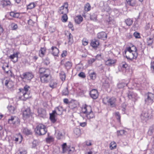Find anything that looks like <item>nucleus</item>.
I'll list each match as a JSON object with an SVG mask.
<instances>
[{
	"mask_svg": "<svg viewBox=\"0 0 154 154\" xmlns=\"http://www.w3.org/2000/svg\"><path fill=\"white\" fill-rule=\"evenodd\" d=\"M44 65L47 66L50 63V61L48 59H45L43 63Z\"/></svg>",
	"mask_w": 154,
	"mask_h": 154,
	"instance_id": "53",
	"label": "nucleus"
},
{
	"mask_svg": "<svg viewBox=\"0 0 154 154\" xmlns=\"http://www.w3.org/2000/svg\"><path fill=\"white\" fill-rule=\"evenodd\" d=\"M72 63L71 61H67L64 64V66L67 69H69L72 67Z\"/></svg>",
	"mask_w": 154,
	"mask_h": 154,
	"instance_id": "36",
	"label": "nucleus"
},
{
	"mask_svg": "<svg viewBox=\"0 0 154 154\" xmlns=\"http://www.w3.org/2000/svg\"><path fill=\"white\" fill-rule=\"evenodd\" d=\"M27 152L26 150L23 149H21L20 150V152L18 154H27Z\"/></svg>",
	"mask_w": 154,
	"mask_h": 154,
	"instance_id": "55",
	"label": "nucleus"
},
{
	"mask_svg": "<svg viewBox=\"0 0 154 154\" xmlns=\"http://www.w3.org/2000/svg\"><path fill=\"white\" fill-rule=\"evenodd\" d=\"M154 132V128L152 127L148 131L149 134L151 135Z\"/></svg>",
	"mask_w": 154,
	"mask_h": 154,
	"instance_id": "57",
	"label": "nucleus"
},
{
	"mask_svg": "<svg viewBox=\"0 0 154 154\" xmlns=\"http://www.w3.org/2000/svg\"><path fill=\"white\" fill-rule=\"evenodd\" d=\"M125 22L127 25L130 26L133 23V21L132 19L128 18L125 20Z\"/></svg>",
	"mask_w": 154,
	"mask_h": 154,
	"instance_id": "39",
	"label": "nucleus"
},
{
	"mask_svg": "<svg viewBox=\"0 0 154 154\" xmlns=\"http://www.w3.org/2000/svg\"><path fill=\"white\" fill-rule=\"evenodd\" d=\"M1 4L3 7L10 6L11 5V3L9 0H2L1 2Z\"/></svg>",
	"mask_w": 154,
	"mask_h": 154,
	"instance_id": "21",
	"label": "nucleus"
},
{
	"mask_svg": "<svg viewBox=\"0 0 154 154\" xmlns=\"http://www.w3.org/2000/svg\"><path fill=\"white\" fill-rule=\"evenodd\" d=\"M57 85V83L55 80H52L50 81L49 84V86L52 88H56Z\"/></svg>",
	"mask_w": 154,
	"mask_h": 154,
	"instance_id": "35",
	"label": "nucleus"
},
{
	"mask_svg": "<svg viewBox=\"0 0 154 154\" xmlns=\"http://www.w3.org/2000/svg\"><path fill=\"white\" fill-rule=\"evenodd\" d=\"M35 4L34 2L29 3L27 7V9H31L34 8L35 6Z\"/></svg>",
	"mask_w": 154,
	"mask_h": 154,
	"instance_id": "43",
	"label": "nucleus"
},
{
	"mask_svg": "<svg viewBox=\"0 0 154 154\" xmlns=\"http://www.w3.org/2000/svg\"><path fill=\"white\" fill-rule=\"evenodd\" d=\"M116 99L114 97H106L103 99V102L104 104L110 106L111 107L116 106Z\"/></svg>",
	"mask_w": 154,
	"mask_h": 154,
	"instance_id": "6",
	"label": "nucleus"
},
{
	"mask_svg": "<svg viewBox=\"0 0 154 154\" xmlns=\"http://www.w3.org/2000/svg\"><path fill=\"white\" fill-rule=\"evenodd\" d=\"M90 95L91 98L93 99H96L98 97L99 93L97 90L96 89H93L90 91Z\"/></svg>",
	"mask_w": 154,
	"mask_h": 154,
	"instance_id": "15",
	"label": "nucleus"
},
{
	"mask_svg": "<svg viewBox=\"0 0 154 154\" xmlns=\"http://www.w3.org/2000/svg\"><path fill=\"white\" fill-rule=\"evenodd\" d=\"M62 148L63 153L66 152L70 153L71 152L74 151L75 150L74 147H71L70 146H67L66 143H64L62 145Z\"/></svg>",
	"mask_w": 154,
	"mask_h": 154,
	"instance_id": "8",
	"label": "nucleus"
},
{
	"mask_svg": "<svg viewBox=\"0 0 154 154\" xmlns=\"http://www.w3.org/2000/svg\"><path fill=\"white\" fill-rule=\"evenodd\" d=\"M22 132L23 134L27 135H31L32 134V130L26 128H24L23 129Z\"/></svg>",
	"mask_w": 154,
	"mask_h": 154,
	"instance_id": "27",
	"label": "nucleus"
},
{
	"mask_svg": "<svg viewBox=\"0 0 154 154\" xmlns=\"http://www.w3.org/2000/svg\"><path fill=\"white\" fill-rule=\"evenodd\" d=\"M74 133L75 136L78 137H80L81 135L80 129L78 128H75L74 130Z\"/></svg>",
	"mask_w": 154,
	"mask_h": 154,
	"instance_id": "32",
	"label": "nucleus"
},
{
	"mask_svg": "<svg viewBox=\"0 0 154 154\" xmlns=\"http://www.w3.org/2000/svg\"><path fill=\"white\" fill-rule=\"evenodd\" d=\"M118 86L119 88H123L125 86V84L122 83H119Z\"/></svg>",
	"mask_w": 154,
	"mask_h": 154,
	"instance_id": "62",
	"label": "nucleus"
},
{
	"mask_svg": "<svg viewBox=\"0 0 154 154\" xmlns=\"http://www.w3.org/2000/svg\"><path fill=\"white\" fill-rule=\"evenodd\" d=\"M91 9V6L89 3H87L84 6V10L85 12H88Z\"/></svg>",
	"mask_w": 154,
	"mask_h": 154,
	"instance_id": "37",
	"label": "nucleus"
},
{
	"mask_svg": "<svg viewBox=\"0 0 154 154\" xmlns=\"http://www.w3.org/2000/svg\"><path fill=\"white\" fill-rule=\"evenodd\" d=\"M68 18L67 14H63L62 16L61 20L63 22H66L67 21Z\"/></svg>",
	"mask_w": 154,
	"mask_h": 154,
	"instance_id": "46",
	"label": "nucleus"
},
{
	"mask_svg": "<svg viewBox=\"0 0 154 154\" xmlns=\"http://www.w3.org/2000/svg\"><path fill=\"white\" fill-rule=\"evenodd\" d=\"M14 138H15L14 140L16 142L18 141L19 140L20 142H21L23 138L22 135L20 133L16 134Z\"/></svg>",
	"mask_w": 154,
	"mask_h": 154,
	"instance_id": "34",
	"label": "nucleus"
},
{
	"mask_svg": "<svg viewBox=\"0 0 154 154\" xmlns=\"http://www.w3.org/2000/svg\"><path fill=\"white\" fill-rule=\"evenodd\" d=\"M87 123L86 122L79 123V125L82 127H85L86 126Z\"/></svg>",
	"mask_w": 154,
	"mask_h": 154,
	"instance_id": "60",
	"label": "nucleus"
},
{
	"mask_svg": "<svg viewBox=\"0 0 154 154\" xmlns=\"http://www.w3.org/2000/svg\"><path fill=\"white\" fill-rule=\"evenodd\" d=\"M154 99V94L151 93L148 94L147 97L145 100L146 103L148 105H151L153 103Z\"/></svg>",
	"mask_w": 154,
	"mask_h": 154,
	"instance_id": "12",
	"label": "nucleus"
},
{
	"mask_svg": "<svg viewBox=\"0 0 154 154\" xmlns=\"http://www.w3.org/2000/svg\"><path fill=\"white\" fill-rule=\"evenodd\" d=\"M63 137V134L61 132H59L57 135V138L58 140H60L61 139L62 137Z\"/></svg>",
	"mask_w": 154,
	"mask_h": 154,
	"instance_id": "58",
	"label": "nucleus"
},
{
	"mask_svg": "<svg viewBox=\"0 0 154 154\" xmlns=\"http://www.w3.org/2000/svg\"><path fill=\"white\" fill-rule=\"evenodd\" d=\"M117 144L114 141L111 142L109 144V148L110 149L112 150L116 148Z\"/></svg>",
	"mask_w": 154,
	"mask_h": 154,
	"instance_id": "38",
	"label": "nucleus"
},
{
	"mask_svg": "<svg viewBox=\"0 0 154 154\" xmlns=\"http://www.w3.org/2000/svg\"><path fill=\"white\" fill-rule=\"evenodd\" d=\"M56 114V111L55 110H53L52 112L50 114V119L51 122L54 123L57 121L55 118Z\"/></svg>",
	"mask_w": 154,
	"mask_h": 154,
	"instance_id": "19",
	"label": "nucleus"
},
{
	"mask_svg": "<svg viewBox=\"0 0 154 154\" xmlns=\"http://www.w3.org/2000/svg\"><path fill=\"white\" fill-rule=\"evenodd\" d=\"M120 66L122 69H126L128 66V65L125 62H122L120 64Z\"/></svg>",
	"mask_w": 154,
	"mask_h": 154,
	"instance_id": "44",
	"label": "nucleus"
},
{
	"mask_svg": "<svg viewBox=\"0 0 154 154\" xmlns=\"http://www.w3.org/2000/svg\"><path fill=\"white\" fill-rule=\"evenodd\" d=\"M68 27L69 29H71L72 31H74V28L72 23L71 22H69L68 24Z\"/></svg>",
	"mask_w": 154,
	"mask_h": 154,
	"instance_id": "49",
	"label": "nucleus"
},
{
	"mask_svg": "<svg viewBox=\"0 0 154 154\" xmlns=\"http://www.w3.org/2000/svg\"><path fill=\"white\" fill-rule=\"evenodd\" d=\"M51 54L54 56H57L59 53V49L56 47L52 46L51 48Z\"/></svg>",
	"mask_w": 154,
	"mask_h": 154,
	"instance_id": "22",
	"label": "nucleus"
},
{
	"mask_svg": "<svg viewBox=\"0 0 154 154\" xmlns=\"http://www.w3.org/2000/svg\"><path fill=\"white\" fill-rule=\"evenodd\" d=\"M34 76L32 73L31 72H24L20 77L22 81L26 82H29Z\"/></svg>",
	"mask_w": 154,
	"mask_h": 154,
	"instance_id": "7",
	"label": "nucleus"
},
{
	"mask_svg": "<svg viewBox=\"0 0 154 154\" xmlns=\"http://www.w3.org/2000/svg\"><path fill=\"white\" fill-rule=\"evenodd\" d=\"M140 116L142 120L146 121L151 118V115L149 111L146 110L143 111Z\"/></svg>",
	"mask_w": 154,
	"mask_h": 154,
	"instance_id": "9",
	"label": "nucleus"
},
{
	"mask_svg": "<svg viewBox=\"0 0 154 154\" xmlns=\"http://www.w3.org/2000/svg\"><path fill=\"white\" fill-rule=\"evenodd\" d=\"M23 116L24 119H26L31 116V112L29 108H28L23 111Z\"/></svg>",
	"mask_w": 154,
	"mask_h": 154,
	"instance_id": "13",
	"label": "nucleus"
},
{
	"mask_svg": "<svg viewBox=\"0 0 154 154\" xmlns=\"http://www.w3.org/2000/svg\"><path fill=\"white\" fill-rule=\"evenodd\" d=\"M53 140V138L52 137H50L46 139V141L48 142H49Z\"/></svg>",
	"mask_w": 154,
	"mask_h": 154,
	"instance_id": "64",
	"label": "nucleus"
},
{
	"mask_svg": "<svg viewBox=\"0 0 154 154\" xmlns=\"http://www.w3.org/2000/svg\"><path fill=\"white\" fill-rule=\"evenodd\" d=\"M116 62L117 60L116 59L109 58L106 60L105 61V63L106 66H111L114 65Z\"/></svg>",
	"mask_w": 154,
	"mask_h": 154,
	"instance_id": "17",
	"label": "nucleus"
},
{
	"mask_svg": "<svg viewBox=\"0 0 154 154\" xmlns=\"http://www.w3.org/2000/svg\"><path fill=\"white\" fill-rule=\"evenodd\" d=\"M82 111L87 119L90 120L95 118V113L92 111L91 106L85 105L82 107Z\"/></svg>",
	"mask_w": 154,
	"mask_h": 154,
	"instance_id": "4",
	"label": "nucleus"
},
{
	"mask_svg": "<svg viewBox=\"0 0 154 154\" xmlns=\"http://www.w3.org/2000/svg\"><path fill=\"white\" fill-rule=\"evenodd\" d=\"M137 96V94L133 92L129 91L128 94V96L130 99L135 98Z\"/></svg>",
	"mask_w": 154,
	"mask_h": 154,
	"instance_id": "29",
	"label": "nucleus"
},
{
	"mask_svg": "<svg viewBox=\"0 0 154 154\" xmlns=\"http://www.w3.org/2000/svg\"><path fill=\"white\" fill-rule=\"evenodd\" d=\"M97 38L99 39L104 40L107 38V35L105 32H101L97 34Z\"/></svg>",
	"mask_w": 154,
	"mask_h": 154,
	"instance_id": "16",
	"label": "nucleus"
},
{
	"mask_svg": "<svg viewBox=\"0 0 154 154\" xmlns=\"http://www.w3.org/2000/svg\"><path fill=\"white\" fill-rule=\"evenodd\" d=\"M5 85L8 88H11L13 87L14 83L12 81L6 80L5 81Z\"/></svg>",
	"mask_w": 154,
	"mask_h": 154,
	"instance_id": "25",
	"label": "nucleus"
},
{
	"mask_svg": "<svg viewBox=\"0 0 154 154\" xmlns=\"http://www.w3.org/2000/svg\"><path fill=\"white\" fill-rule=\"evenodd\" d=\"M67 51H63L61 54V56L63 57H65L67 55Z\"/></svg>",
	"mask_w": 154,
	"mask_h": 154,
	"instance_id": "59",
	"label": "nucleus"
},
{
	"mask_svg": "<svg viewBox=\"0 0 154 154\" xmlns=\"http://www.w3.org/2000/svg\"><path fill=\"white\" fill-rule=\"evenodd\" d=\"M38 72L41 83L44 84L48 83L51 77L50 69L48 68L42 67L39 69Z\"/></svg>",
	"mask_w": 154,
	"mask_h": 154,
	"instance_id": "2",
	"label": "nucleus"
},
{
	"mask_svg": "<svg viewBox=\"0 0 154 154\" xmlns=\"http://www.w3.org/2000/svg\"><path fill=\"white\" fill-rule=\"evenodd\" d=\"M126 47L123 54L128 60L132 61L136 60L138 56L137 50L136 46L131 43Z\"/></svg>",
	"mask_w": 154,
	"mask_h": 154,
	"instance_id": "1",
	"label": "nucleus"
},
{
	"mask_svg": "<svg viewBox=\"0 0 154 154\" xmlns=\"http://www.w3.org/2000/svg\"><path fill=\"white\" fill-rule=\"evenodd\" d=\"M82 42V45L84 46L87 45L88 44V40L86 38H83Z\"/></svg>",
	"mask_w": 154,
	"mask_h": 154,
	"instance_id": "52",
	"label": "nucleus"
},
{
	"mask_svg": "<svg viewBox=\"0 0 154 154\" xmlns=\"http://www.w3.org/2000/svg\"><path fill=\"white\" fill-rule=\"evenodd\" d=\"M78 76L79 77H82V78H85L86 77L85 73L83 72H80L78 74Z\"/></svg>",
	"mask_w": 154,
	"mask_h": 154,
	"instance_id": "56",
	"label": "nucleus"
},
{
	"mask_svg": "<svg viewBox=\"0 0 154 154\" xmlns=\"http://www.w3.org/2000/svg\"><path fill=\"white\" fill-rule=\"evenodd\" d=\"M115 116L118 121L120 123L121 122V116L119 112H116L115 113Z\"/></svg>",
	"mask_w": 154,
	"mask_h": 154,
	"instance_id": "45",
	"label": "nucleus"
},
{
	"mask_svg": "<svg viewBox=\"0 0 154 154\" xmlns=\"http://www.w3.org/2000/svg\"><path fill=\"white\" fill-rule=\"evenodd\" d=\"M85 143L86 145L89 146L92 145L91 141L90 140H87L85 142Z\"/></svg>",
	"mask_w": 154,
	"mask_h": 154,
	"instance_id": "61",
	"label": "nucleus"
},
{
	"mask_svg": "<svg viewBox=\"0 0 154 154\" xmlns=\"http://www.w3.org/2000/svg\"><path fill=\"white\" fill-rule=\"evenodd\" d=\"M47 131L46 126L41 123L37 125L35 129V133L38 135H44L46 133Z\"/></svg>",
	"mask_w": 154,
	"mask_h": 154,
	"instance_id": "5",
	"label": "nucleus"
},
{
	"mask_svg": "<svg viewBox=\"0 0 154 154\" xmlns=\"http://www.w3.org/2000/svg\"><path fill=\"white\" fill-rule=\"evenodd\" d=\"M8 109L11 113L13 114L14 113L15 108L14 106L11 105L9 106H8Z\"/></svg>",
	"mask_w": 154,
	"mask_h": 154,
	"instance_id": "42",
	"label": "nucleus"
},
{
	"mask_svg": "<svg viewBox=\"0 0 154 154\" xmlns=\"http://www.w3.org/2000/svg\"><path fill=\"white\" fill-rule=\"evenodd\" d=\"M65 34L68 39V43L70 44H72L73 41L72 35L68 31H66L65 32Z\"/></svg>",
	"mask_w": 154,
	"mask_h": 154,
	"instance_id": "18",
	"label": "nucleus"
},
{
	"mask_svg": "<svg viewBox=\"0 0 154 154\" xmlns=\"http://www.w3.org/2000/svg\"><path fill=\"white\" fill-rule=\"evenodd\" d=\"M83 20V18L80 15H78L75 18V22L78 24H80Z\"/></svg>",
	"mask_w": 154,
	"mask_h": 154,
	"instance_id": "30",
	"label": "nucleus"
},
{
	"mask_svg": "<svg viewBox=\"0 0 154 154\" xmlns=\"http://www.w3.org/2000/svg\"><path fill=\"white\" fill-rule=\"evenodd\" d=\"M30 87L27 85L24 86L23 88H20L19 91L17 93L16 98L19 100L25 101L32 97L28 92Z\"/></svg>",
	"mask_w": 154,
	"mask_h": 154,
	"instance_id": "3",
	"label": "nucleus"
},
{
	"mask_svg": "<svg viewBox=\"0 0 154 154\" xmlns=\"http://www.w3.org/2000/svg\"><path fill=\"white\" fill-rule=\"evenodd\" d=\"M60 78L61 80L64 82L65 81L66 78V75L64 72H61L60 74Z\"/></svg>",
	"mask_w": 154,
	"mask_h": 154,
	"instance_id": "41",
	"label": "nucleus"
},
{
	"mask_svg": "<svg viewBox=\"0 0 154 154\" xmlns=\"http://www.w3.org/2000/svg\"><path fill=\"white\" fill-rule=\"evenodd\" d=\"M68 4L67 2H65L59 9V13L61 14H67L68 12Z\"/></svg>",
	"mask_w": 154,
	"mask_h": 154,
	"instance_id": "10",
	"label": "nucleus"
},
{
	"mask_svg": "<svg viewBox=\"0 0 154 154\" xmlns=\"http://www.w3.org/2000/svg\"><path fill=\"white\" fill-rule=\"evenodd\" d=\"M63 108L62 106H59L55 108V111H56V114L60 115L62 114Z\"/></svg>",
	"mask_w": 154,
	"mask_h": 154,
	"instance_id": "26",
	"label": "nucleus"
},
{
	"mask_svg": "<svg viewBox=\"0 0 154 154\" xmlns=\"http://www.w3.org/2000/svg\"><path fill=\"white\" fill-rule=\"evenodd\" d=\"M37 112L38 115L40 116L43 117L46 115V111L43 108H38V109Z\"/></svg>",
	"mask_w": 154,
	"mask_h": 154,
	"instance_id": "24",
	"label": "nucleus"
},
{
	"mask_svg": "<svg viewBox=\"0 0 154 154\" xmlns=\"http://www.w3.org/2000/svg\"><path fill=\"white\" fill-rule=\"evenodd\" d=\"M17 53L15 54L14 53L13 54L11 55L9 57L10 59H11L13 62H15L17 61V60L15 61H14L13 60L15 57H17Z\"/></svg>",
	"mask_w": 154,
	"mask_h": 154,
	"instance_id": "48",
	"label": "nucleus"
},
{
	"mask_svg": "<svg viewBox=\"0 0 154 154\" xmlns=\"http://www.w3.org/2000/svg\"><path fill=\"white\" fill-rule=\"evenodd\" d=\"M89 75L91 79H95L96 78V74L95 72H91V70H90L89 72Z\"/></svg>",
	"mask_w": 154,
	"mask_h": 154,
	"instance_id": "33",
	"label": "nucleus"
},
{
	"mask_svg": "<svg viewBox=\"0 0 154 154\" xmlns=\"http://www.w3.org/2000/svg\"><path fill=\"white\" fill-rule=\"evenodd\" d=\"M126 4L131 6H134L136 4V0H126Z\"/></svg>",
	"mask_w": 154,
	"mask_h": 154,
	"instance_id": "28",
	"label": "nucleus"
},
{
	"mask_svg": "<svg viewBox=\"0 0 154 154\" xmlns=\"http://www.w3.org/2000/svg\"><path fill=\"white\" fill-rule=\"evenodd\" d=\"M100 44L99 41L97 39H94L91 40V46L94 49H96L99 47Z\"/></svg>",
	"mask_w": 154,
	"mask_h": 154,
	"instance_id": "14",
	"label": "nucleus"
},
{
	"mask_svg": "<svg viewBox=\"0 0 154 154\" xmlns=\"http://www.w3.org/2000/svg\"><path fill=\"white\" fill-rule=\"evenodd\" d=\"M95 61V59L94 58H91L89 60L88 63L89 64H91Z\"/></svg>",
	"mask_w": 154,
	"mask_h": 154,
	"instance_id": "63",
	"label": "nucleus"
},
{
	"mask_svg": "<svg viewBox=\"0 0 154 154\" xmlns=\"http://www.w3.org/2000/svg\"><path fill=\"white\" fill-rule=\"evenodd\" d=\"M125 132L126 131L123 130L117 131V135L118 136L122 135L125 134Z\"/></svg>",
	"mask_w": 154,
	"mask_h": 154,
	"instance_id": "51",
	"label": "nucleus"
},
{
	"mask_svg": "<svg viewBox=\"0 0 154 154\" xmlns=\"http://www.w3.org/2000/svg\"><path fill=\"white\" fill-rule=\"evenodd\" d=\"M62 94L64 96H67L68 95L69 91L67 88H66L63 90L62 91Z\"/></svg>",
	"mask_w": 154,
	"mask_h": 154,
	"instance_id": "47",
	"label": "nucleus"
},
{
	"mask_svg": "<svg viewBox=\"0 0 154 154\" xmlns=\"http://www.w3.org/2000/svg\"><path fill=\"white\" fill-rule=\"evenodd\" d=\"M106 23L108 25H115L116 21L113 17H109L106 20Z\"/></svg>",
	"mask_w": 154,
	"mask_h": 154,
	"instance_id": "20",
	"label": "nucleus"
},
{
	"mask_svg": "<svg viewBox=\"0 0 154 154\" xmlns=\"http://www.w3.org/2000/svg\"><path fill=\"white\" fill-rule=\"evenodd\" d=\"M46 51L45 47H41L39 51V55L41 57H43L45 55Z\"/></svg>",
	"mask_w": 154,
	"mask_h": 154,
	"instance_id": "23",
	"label": "nucleus"
},
{
	"mask_svg": "<svg viewBox=\"0 0 154 154\" xmlns=\"http://www.w3.org/2000/svg\"><path fill=\"white\" fill-rule=\"evenodd\" d=\"M20 15L19 13L15 11H12L10 13V15L13 18H18L19 17Z\"/></svg>",
	"mask_w": 154,
	"mask_h": 154,
	"instance_id": "31",
	"label": "nucleus"
},
{
	"mask_svg": "<svg viewBox=\"0 0 154 154\" xmlns=\"http://www.w3.org/2000/svg\"><path fill=\"white\" fill-rule=\"evenodd\" d=\"M153 38H148L146 39V43L148 45H151L153 42Z\"/></svg>",
	"mask_w": 154,
	"mask_h": 154,
	"instance_id": "40",
	"label": "nucleus"
},
{
	"mask_svg": "<svg viewBox=\"0 0 154 154\" xmlns=\"http://www.w3.org/2000/svg\"><path fill=\"white\" fill-rule=\"evenodd\" d=\"M133 35L136 38H141L140 34L137 32H134Z\"/></svg>",
	"mask_w": 154,
	"mask_h": 154,
	"instance_id": "50",
	"label": "nucleus"
},
{
	"mask_svg": "<svg viewBox=\"0 0 154 154\" xmlns=\"http://www.w3.org/2000/svg\"><path fill=\"white\" fill-rule=\"evenodd\" d=\"M8 123L14 125H19L20 124L19 119L16 116H11V118L8 119Z\"/></svg>",
	"mask_w": 154,
	"mask_h": 154,
	"instance_id": "11",
	"label": "nucleus"
},
{
	"mask_svg": "<svg viewBox=\"0 0 154 154\" xmlns=\"http://www.w3.org/2000/svg\"><path fill=\"white\" fill-rule=\"evenodd\" d=\"M12 29L13 30H15L18 28L17 25L16 24L12 23L11 24Z\"/></svg>",
	"mask_w": 154,
	"mask_h": 154,
	"instance_id": "54",
	"label": "nucleus"
}]
</instances>
